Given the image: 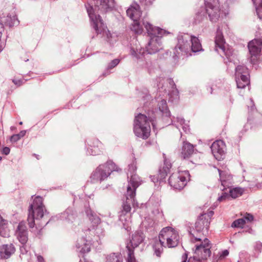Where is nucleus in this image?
<instances>
[{
  "instance_id": "nucleus-1",
  "label": "nucleus",
  "mask_w": 262,
  "mask_h": 262,
  "mask_svg": "<svg viewBox=\"0 0 262 262\" xmlns=\"http://www.w3.org/2000/svg\"><path fill=\"white\" fill-rule=\"evenodd\" d=\"M96 4L95 7L89 3L85 5L87 13L91 20V25L95 30L97 34H101L105 31L106 26L103 23L99 14L97 10L101 13H106L111 11L115 7V0H95Z\"/></svg>"
},
{
  "instance_id": "nucleus-2",
  "label": "nucleus",
  "mask_w": 262,
  "mask_h": 262,
  "mask_svg": "<svg viewBox=\"0 0 262 262\" xmlns=\"http://www.w3.org/2000/svg\"><path fill=\"white\" fill-rule=\"evenodd\" d=\"M178 43L174 49V58H179L181 55H191V52L196 53L203 50L200 40L198 37L187 33L178 35Z\"/></svg>"
},
{
  "instance_id": "nucleus-3",
  "label": "nucleus",
  "mask_w": 262,
  "mask_h": 262,
  "mask_svg": "<svg viewBox=\"0 0 262 262\" xmlns=\"http://www.w3.org/2000/svg\"><path fill=\"white\" fill-rule=\"evenodd\" d=\"M42 202V198L40 196H37L34 198L33 203L29 206L27 221L30 228H33L35 225L36 228H41L46 226L52 220H54V217H53L47 222L44 221L43 219L39 223L37 222L36 224L35 223V220L37 222L44 216H46V213H47V211L45 210V212H44L45 207L43 205Z\"/></svg>"
},
{
  "instance_id": "nucleus-4",
  "label": "nucleus",
  "mask_w": 262,
  "mask_h": 262,
  "mask_svg": "<svg viewBox=\"0 0 262 262\" xmlns=\"http://www.w3.org/2000/svg\"><path fill=\"white\" fill-rule=\"evenodd\" d=\"M142 25L149 37V41L146 46V52L149 54H155L163 49L161 41L162 36L169 33L159 27L154 26L144 19L142 20Z\"/></svg>"
},
{
  "instance_id": "nucleus-5",
  "label": "nucleus",
  "mask_w": 262,
  "mask_h": 262,
  "mask_svg": "<svg viewBox=\"0 0 262 262\" xmlns=\"http://www.w3.org/2000/svg\"><path fill=\"white\" fill-rule=\"evenodd\" d=\"M151 122L153 128L155 124L154 119L148 115V117L144 114L139 113L135 116L134 123V132L136 136L143 139L148 138L150 133L149 122Z\"/></svg>"
},
{
  "instance_id": "nucleus-6",
  "label": "nucleus",
  "mask_w": 262,
  "mask_h": 262,
  "mask_svg": "<svg viewBox=\"0 0 262 262\" xmlns=\"http://www.w3.org/2000/svg\"><path fill=\"white\" fill-rule=\"evenodd\" d=\"M119 170L116 164L109 160L105 164L99 165L93 171L90 176L91 182L93 183H100L107 179L113 171Z\"/></svg>"
},
{
  "instance_id": "nucleus-7",
  "label": "nucleus",
  "mask_w": 262,
  "mask_h": 262,
  "mask_svg": "<svg viewBox=\"0 0 262 262\" xmlns=\"http://www.w3.org/2000/svg\"><path fill=\"white\" fill-rule=\"evenodd\" d=\"M135 195H131L126 193V200L123 201L121 210L119 212V220L122 223L123 228L126 230H129V224L130 223V217L125 216L130 213L131 210V205L133 207H138V204L135 200Z\"/></svg>"
},
{
  "instance_id": "nucleus-8",
  "label": "nucleus",
  "mask_w": 262,
  "mask_h": 262,
  "mask_svg": "<svg viewBox=\"0 0 262 262\" xmlns=\"http://www.w3.org/2000/svg\"><path fill=\"white\" fill-rule=\"evenodd\" d=\"M205 215L201 214L198 218L195 223V228L193 230L189 231L191 234L194 238L191 240L194 242L196 241H201L202 237L204 235L205 232H207L210 222L209 219L205 218Z\"/></svg>"
},
{
  "instance_id": "nucleus-9",
  "label": "nucleus",
  "mask_w": 262,
  "mask_h": 262,
  "mask_svg": "<svg viewBox=\"0 0 262 262\" xmlns=\"http://www.w3.org/2000/svg\"><path fill=\"white\" fill-rule=\"evenodd\" d=\"M159 236L163 241L166 240V244L168 248L176 247L179 243L178 233L170 227L163 228Z\"/></svg>"
},
{
  "instance_id": "nucleus-10",
  "label": "nucleus",
  "mask_w": 262,
  "mask_h": 262,
  "mask_svg": "<svg viewBox=\"0 0 262 262\" xmlns=\"http://www.w3.org/2000/svg\"><path fill=\"white\" fill-rule=\"evenodd\" d=\"M189 176L187 170L173 173L168 179L169 184L174 189L181 190L186 186Z\"/></svg>"
},
{
  "instance_id": "nucleus-11",
  "label": "nucleus",
  "mask_w": 262,
  "mask_h": 262,
  "mask_svg": "<svg viewBox=\"0 0 262 262\" xmlns=\"http://www.w3.org/2000/svg\"><path fill=\"white\" fill-rule=\"evenodd\" d=\"M235 81L238 89H244L250 84V75L248 69L244 65H239L235 68Z\"/></svg>"
},
{
  "instance_id": "nucleus-12",
  "label": "nucleus",
  "mask_w": 262,
  "mask_h": 262,
  "mask_svg": "<svg viewBox=\"0 0 262 262\" xmlns=\"http://www.w3.org/2000/svg\"><path fill=\"white\" fill-rule=\"evenodd\" d=\"M163 156L164 163L163 165L159 167L158 177H156L154 176L150 177L151 181L154 183L158 182L161 183L163 181L170 172V169L171 168V163L166 158L165 154H163Z\"/></svg>"
},
{
  "instance_id": "nucleus-13",
  "label": "nucleus",
  "mask_w": 262,
  "mask_h": 262,
  "mask_svg": "<svg viewBox=\"0 0 262 262\" xmlns=\"http://www.w3.org/2000/svg\"><path fill=\"white\" fill-rule=\"evenodd\" d=\"M209 241L206 238L200 245H195V249L194 252L195 256L202 260L206 259L211 255Z\"/></svg>"
},
{
  "instance_id": "nucleus-14",
  "label": "nucleus",
  "mask_w": 262,
  "mask_h": 262,
  "mask_svg": "<svg viewBox=\"0 0 262 262\" xmlns=\"http://www.w3.org/2000/svg\"><path fill=\"white\" fill-rule=\"evenodd\" d=\"M248 48L251 55L250 62L253 64H255L257 56L261 51V41L260 39H253L249 42Z\"/></svg>"
},
{
  "instance_id": "nucleus-15",
  "label": "nucleus",
  "mask_w": 262,
  "mask_h": 262,
  "mask_svg": "<svg viewBox=\"0 0 262 262\" xmlns=\"http://www.w3.org/2000/svg\"><path fill=\"white\" fill-rule=\"evenodd\" d=\"M214 158L220 161L223 159L225 155L226 145L223 141L219 140L214 142L210 147Z\"/></svg>"
},
{
  "instance_id": "nucleus-16",
  "label": "nucleus",
  "mask_w": 262,
  "mask_h": 262,
  "mask_svg": "<svg viewBox=\"0 0 262 262\" xmlns=\"http://www.w3.org/2000/svg\"><path fill=\"white\" fill-rule=\"evenodd\" d=\"M207 14L211 22H216L220 17V9L218 3H211L205 5Z\"/></svg>"
},
{
  "instance_id": "nucleus-17",
  "label": "nucleus",
  "mask_w": 262,
  "mask_h": 262,
  "mask_svg": "<svg viewBox=\"0 0 262 262\" xmlns=\"http://www.w3.org/2000/svg\"><path fill=\"white\" fill-rule=\"evenodd\" d=\"M15 235L21 244L27 243L28 233L25 222L22 221L18 224Z\"/></svg>"
},
{
  "instance_id": "nucleus-18",
  "label": "nucleus",
  "mask_w": 262,
  "mask_h": 262,
  "mask_svg": "<svg viewBox=\"0 0 262 262\" xmlns=\"http://www.w3.org/2000/svg\"><path fill=\"white\" fill-rule=\"evenodd\" d=\"M129 177L130 179L128 181L126 193H128V194H131V195H136V189L141 184L140 179L136 174L133 173L129 174Z\"/></svg>"
},
{
  "instance_id": "nucleus-19",
  "label": "nucleus",
  "mask_w": 262,
  "mask_h": 262,
  "mask_svg": "<svg viewBox=\"0 0 262 262\" xmlns=\"http://www.w3.org/2000/svg\"><path fill=\"white\" fill-rule=\"evenodd\" d=\"M220 179L223 188H221L223 191L232 186L233 183L232 176L227 171H222L218 169Z\"/></svg>"
},
{
  "instance_id": "nucleus-20",
  "label": "nucleus",
  "mask_w": 262,
  "mask_h": 262,
  "mask_svg": "<svg viewBox=\"0 0 262 262\" xmlns=\"http://www.w3.org/2000/svg\"><path fill=\"white\" fill-rule=\"evenodd\" d=\"M144 239V235L143 233L141 231H136L132 236V239L130 241L131 247L129 246V244H127L126 246L127 253H128L127 246H128L134 252V249L142 243Z\"/></svg>"
},
{
  "instance_id": "nucleus-21",
  "label": "nucleus",
  "mask_w": 262,
  "mask_h": 262,
  "mask_svg": "<svg viewBox=\"0 0 262 262\" xmlns=\"http://www.w3.org/2000/svg\"><path fill=\"white\" fill-rule=\"evenodd\" d=\"M77 217L76 213L74 211L72 208H68L65 211L61 213L60 214L54 217V219L65 220L68 222H73Z\"/></svg>"
},
{
  "instance_id": "nucleus-22",
  "label": "nucleus",
  "mask_w": 262,
  "mask_h": 262,
  "mask_svg": "<svg viewBox=\"0 0 262 262\" xmlns=\"http://www.w3.org/2000/svg\"><path fill=\"white\" fill-rule=\"evenodd\" d=\"M127 15L133 20H138L141 16V11L139 4H133L126 10Z\"/></svg>"
},
{
  "instance_id": "nucleus-23",
  "label": "nucleus",
  "mask_w": 262,
  "mask_h": 262,
  "mask_svg": "<svg viewBox=\"0 0 262 262\" xmlns=\"http://www.w3.org/2000/svg\"><path fill=\"white\" fill-rule=\"evenodd\" d=\"M216 51L221 55V56L223 57L225 56L226 58L224 59V62L226 64L228 63L232 62L233 60V49L231 48H230L228 46L225 45L222 47L218 49H216Z\"/></svg>"
},
{
  "instance_id": "nucleus-24",
  "label": "nucleus",
  "mask_w": 262,
  "mask_h": 262,
  "mask_svg": "<svg viewBox=\"0 0 262 262\" xmlns=\"http://www.w3.org/2000/svg\"><path fill=\"white\" fill-rule=\"evenodd\" d=\"M15 251V248L13 244H4L0 247V258L4 259L9 258Z\"/></svg>"
},
{
  "instance_id": "nucleus-25",
  "label": "nucleus",
  "mask_w": 262,
  "mask_h": 262,
  "mask_svg": "<svg viewBox=\"0 0 262 262\" xmlns=\"http://www.w3.org/2000/svg\"><path fill=\"white\" fill-rule=\"evenodd\" d=\"M89 145L90 147L86 151L87 155L95 156L99 155L101 152L102 143L98 140H95Z\"/></svg>"
},
{
  "instance_id": "nucleus-26",
  "label": "nucleus",
  "mask_w": 262,
  "mask_h": 262,
  "mask_svg": "<svg viewBox=\"0 0 262 262\" xmlns=\"http://www.w3.org/2000/svg\"><path fill=\"white\" fill-rule=\"evenodd\" d=\"M193 152V145L188 142H183L181 153V158L184 159L189 158Z\"/></svg>"
},
{
  "instance_id": "nucleus-27",
  "label": "nucleus",
  "mask_w": 262,
  "mask_h": 262,
  "mask_svg": "<svg viewBox=\"0 0 262 262\" xmlns=\"http://www.w3.org/2000/svg\"><path fill=\"white\" fill-rule=\"evenodd\" d=\"M130 53L132 57L138 61L140 60H142L144 59L145 52L144 49L142 48H135L132 47L130 49Z\"/></svg>"
},
{
  "instance_id": "nucleus-28",
  "label": "nucleus",
  "mask_w": 262,
  "mask_h": 262,
  "mask_svg": "<svg viewBox=\"0 0 262 262\" xmlns=\"http://www.w3.org/2000/svg\"><path fill=\"white\" fill-rule=\"evenodd\" d=\"M164 241H163L161 238L156 239L155 243L152 246V248L154 251V254L158 257L161 256V254L163 252L164 246Z\"/></svg>"
},
{
  "instance_id": "nucleus-29",
  "label": "nucleus",
  "mask_w": 262,
  "mask_h": 262,
  "mask_svg": "<svg viewBox=\"0 0 262 262\" xmlns=\"http://www.w3.org/2000/svg\"><path fill=\"white\" fill-rule=\"evenodd\" d=\"M85 213L94 226H97L100 223L101 220L100 217L91 208H86Z\"/></svg>"
},
{
  "instance_id": "nucleus-30",
  "label": "nucleus",
  "mask_w": 262,
  "mask_h": 262,
  "mask_svg": "<svg viewBox=\"0 0 262 262\" xmlns=\"http://www.w3.org/2000/svg\"><path fill=\"white\" fill-rule=\"evenodd\" d=\"M215 49L216 48L219 49L226 45L222 30L220 27H218L216 30L215 38Z\"/></svg>"
},
{
  "instance_id": "nucleus-31",
  "label": "nucleus",
  "mask_w": 262,
  "mask_h": 262,
  "mask_svg": "<svg viewBox=\"0 0 262 262\" xmlns=\"http://www.w3.org/2000/svg\"><path fill=\"white\" fill-rule=\"evenodd\" d=\"M166 81L169 83V86L171 89V91H169L168 94L173 99H178L179 98V92L178 89L176 88V85L174 81L172 78H169L166 79Z\"/></svg>"
},
{
  "instance_id": "nucleus-32",
  "label": "nucleus",
  "mask_w": 262,
  "mask_h": 262,
  "mask_svg": "<svg viewBox=\"0 0 262 262\" xmlns=\"http://www.w3.org/2000/svg\"><path fill=\"white\" fill-rule=\"evenodd\" d=\"M207 13L205 7H201L197 11L195 17V24H199L202 22L205 18H207Z\"/></svg>"
},
{
  "instance_id": "nucleus-33",
  "label": "nucleus",
  "mask_w": 262,
  "mask_h": 262,
  "mask_svg": "<svg viewBox=\"0 0 262 262\" xmlns=\"http://www.w3.org/2000/svg\"><path fill=\"white\" fill-rule=\"evenodd\" d=\"M158 106L159 110L161 112L162 116L167 117L170 116V113L168 108L167 102L165 100H161L159 103Z\"/></svg>"
},
{
  "instance_id": "nucleus-34",
  "label": "nucleus",
  "mask_w": 262,
  "mask_h": 262,
  "mask_svg": "<svg viewBox=\"0 0 262 262\" xmlns=\"http://www.w3.org/2000/svg\"><path fill=\"white\" fill-rule=\"evenodd\" d=\"M176 121L178 124L175 123V121H174V123H172V124H174L177 128H179V126H180L182 127L185 133H187L189 131V126L187 123H186L184 118L177 117L176 118Z\"/></svg>"
},
{
  "instance_id": "nucleus-35",
  "label": "nucleus",
  "mask_w": 262,
  "mask_h": 262,
  "mask_svg": "<svg viewBox=\"0 0 262 262\" xmlns=\"http://www.w3.org/2000/svg\"><path fill=\"white\" fill-rule=\"evenodd\" d=\"M229 188V195L232 199H236L238 197L241 196L244 192V189L240 187L232 188L231 187Z\"/></svg>"
},
{
  "instance_id": "nucleus-36",
  "label": "nucleus",
  "mask_w": 262,
  "mask_h": 262,
  "mask_svg": "<svg viewBox=\"0 0 262 262\" xmlns=\"http://www.w3.org/2000/svg\"><path fill=\"white\" fill-rule=\"evenodd\" d=\"M106 262H123V258L120 253H113L107 256Z\"/></svg>"
},
{
  "instance_id": "nucleus-37",
  "label": "nucleus",
  "mask_w": 262,
  "mask_h": 262,
  "mask_svg": "<svg viewBox=\"0 0 262 262\" xmlns=\"http://www.w3.org/2000/svg\"><path fill=\"white\" fill-rule=\"evenodd\" d=\"M133 21V24L130 27L132 31L134 32L136 34H141L143 31L142 26L141 25L140 23L138 21V19Z\"/></svg>"
},
{
  "instance_id": "nucleus-38",
  "label": "nucleus",
  "mask_w": 262,
  "mask_h": 262,
  "mask_svg": "<svg viewBox=\"0 0 262 262\" xmlns=\"http://www.w3.org/2000/svg\"><path fill=\"white\" fill-rule=\"evenodd\" d=\"M5 24L11 27L14 26H17L19 24V20L17 17L15 15H8L6 19Z\"/></svg>"
},
{
  "instance_id": "nucleus-39",
  "label": "nucleus",
  "mask_w": 262,
  "mask_h": 262,
  "mask_svg": "<svg viewBox=\"0 0 262 262\" xmlns=\"http://www.w3.org/2000/svg\"><path fill=\"white\" fill-rule=\"evenodd\" d=\"M255 6L256 14L260 19H262V0H252Z\"/></svg>"
},
{
  "instance_id": "nucleus-40",
  "label": "nucleus",
  "mask_w": 262,
  "mask_h": 262,
  "mask_svg": "<svg viewBox=\"0 0 262 262\" xmlns=\"http://www.w3.org/2000/svg\"><path fill=\"white\" fill-rule=\"evenodd\" d=\"M120 59L116 58L113 60H112L110 62L108 63L107 67L106 70L103 73V75L104 76L108 75L110 74V70L113 69L115 67H116L119 63L120 62Z\"/></svg>"
},
{
  "instance_id": "nucleus-41",
  "label": "nucleus",
  "mask_w": 262,
  "mask_h": 262,
  "mask_svg": "<svg viewBox=\"0 0 262 262\" xmlns=\"http://www.w3.org/2000/svg\"><path fill=\"white\" fill-rule=\"evenodd\" d=\"M81 241L83 242V246L80 245L79 243L76 245L78 248H81L80 250V252L82 253H88L90 251L91 248L89 245L85 243L86 241L85 238H81Z\"/></svg>"
},
{
  "instance_id": "nucleus-42",
  "label": "nucleus",
  "mask_w": 262,
  "mask_h": 262,
  "mask_svg": "<svg viewBox=\"0 0 262 262\" xmlns=\"http://www.w3.org/2000/svg\"><path fill=\"white\" fill-rule=\"evenodd\" d=\"M239 260L237 262H249L250 257L246 252H241L239 255Z\"/></svg>"
},
{
  "instance_id": "nucleus-43",
  "label": "nucleus",
  "mask_w": 262,
  "mask_h": 262,
  "mask_svg": "<svg viewBox=\"0 0 262 262\" xmlns=\"http://www.w3.org/2000/svg\"><path fill=\"white\" fill-rule=\"evenodd\" d=\"M127 248L128 255L126 258V262H136L133 250L128 246H127Z\"/></svg>"
},
{
  "instance_id": "nucleus-44",
  "label": "nucleus",
  "mask_w": 262,
  "mask_h": 262,
  "mask_svg": "<svg viewBox=\"0 0 262 262\" xmlns=\"http://www.w3.org/2000/svg\"><path fill=\"white\" fill-rule=\"evenodd\" d=\"M127 248L128 255L126 258V262H136L133 250L128 246H127Z\"/></svg>"
},
{
  "instance_id": "nucleus-45",
  "label": "nucleus",
  "mask_w": 262,
  "mask_h": 262,
  "mask_svg": "<svg viewBox=\"0 0 262 262\" xmlns=\"http://www.w3.org/2000/svg\"><path fill=\"white\" fill-rule=\"evenodd\" d=\"M127 248L128 255L126 258V262H136L133 250L128 246H127Z\"/></svg>"
},
{
  "instance_id": "nucleus-46",
  "label": "nucleus",
  "mask_w": 262,
  "mask_h": 262,
  "mask_svg": "<svg viewBox=\"0 0 262 262\" xmlns=\"http://www.w3.org/2000/svg\"><path fill=\"white\" fill-rule=\"evenodd\" d=\"M246 224V222L244 221V219L242 218L238 219L237 220H235L231 225L232 227H243V226Z\"/></svg>"
},
{
  "instance_id": "nucleus-47",
  "label": "nucleus",
  "mask_w": 262,
  "mask_h": 262,
  "mask_svg": "<svg viewBox=\"0 0 262 262\" xmlns=\"http://www.w3.org/2000/svg\"><path fill=\"white\" fill-rule=\"evenodd\" d=\"M183 258L184 260L182 262H186L187 258V254L186 253L183 255ZM202 259L196 256H193V257H190L187 262H202Z\"/></svg>"
},
{
  "instance_id": "nucleus-48",
  "label": "nucleus",
  "mask_w": 262,
  "mask_h": 262,
  "mask_svg": "<svg viewBox=\"0 0 262 262\" xmlns=\"http://www.w3.org/2000/svg\"><path fill=\"white\" fill-rule=\"evenodd\" d=\"M137 169L136 162L134 161L128 165V172L127 173V178L129 179V175L131 173L136 174L135 171Z\"/></svg>"
},
{
  "instance_id": "nucleus-49",
  "label": "nucleus",
  "mask_w": 262,
  "mask_h": 262,
  "mask_svg": "<svg viewBox=\"0 0 262 262\" xmlns=\"http://www.w3.org/2000/svg\"><path fill=\"white\" fill-rule=\"evenodd\" d=\"M153 214L155 216H157V219L159 220H163L164 219V214L161 210L159 208H157L152 211Z\"/></svg>"
},
{
  "instance_id": "nucleus-50",
  "label": "nucleus",
  "mask_w": 262,
  "mask_h": 262,
  "mask_svg": "<svg viewBox=\"0 0 262 262\" xmlns=\"http://www.w3.org/2000/svg\"><path fill=\"white\" fill-rule=\"evenodd\" d=\"M21 246L20 247V251L21 254H26L28 252L30 247L27 243L21 244Z\"/></svg>"
},
{
  "instance_id": "nucleus-51",
  "label": "nucleus",
  "mask_w": 262,
  "mask_h": 262,
  "mask_svg": "<svg viewBox=\"0 0 262 262\" xmlns=\"http://www.w3.org/2000/svg\"><path fill=\"white\" fill-rule=\"evenodd\" d=\"M141 5L145 8L150 6L155 0H139Z\"/></svg>"
},
{
  "instance_id": "nucleus-52",
  "label": "nucleus",
  "mask_w": 262,
  "mask_h": 262,
  "mask_svg": "<svg viewBox=\"0 0 262 262\" xmlns=\"http://www.w3.org/2000/svg\"><path fill=\"white\" fill-rule=\"evenodd\" d=\"M231 198L229 194L227 192H223L222 195L217 199V201L222 202L226 200H229Z\"/></svg>"
},
{
  "instance_id": "nucleus-53",
  "label": "nucleus",
  "mask_w": 262,
  "mask_h": 262,
  "mask_svg": "<svg viewBox=\"0 0 262 262\" xmlns=\"http://www.w3.org/2000/svg\"><path fill=\"white\" fill-rule=\"evenodd\" d=\"M140 97L143 99V101H145V100H149L150 97V95L148 93L147 90L146 89L144 90V92L140 94Z\"/></svg>"
},
{
  "instance_id": "nucleus-54",
  "label": "nucleus",
  "mask_w": 262,
  "mask_h": 262,
  "mask_svg": "<svg viewBox=\"0 0 262 262\" xmlns=\"http://www.w3.org/2000/svg\"><path fill=\"white\" fill-rule=\"evenodd\" d=\"M243 219H244V221L246 222V223L247 222H251L253 220V216L250 213H246L245 215L243 217Z\"/></svg>"
},
{
  "instance_id": "nucleus-55",
  "label": "nucleus",
  "mask_w": 262,
  "mask_h": 262,
  "mask_svg": "<svg viewBox=\"0 0 262 262\" xmlns=\"http://www.w3.org/2000/svg\"><path fill=\"white\" fill-rule=\"evenodd\" d=\"M20 139L18 134H14L10 138V141L11 143H15Z\"/></svg>"
},
{
  "instance_id": "nucleus-56",
  "label": "nucleus",
  "mask_w": 262,
  "mask_h": 262,
  "mask_svg": "<svg viewBox=\"0 0 262 262\" xmlns=\"http://www.w3.org/2000/svg\"><path fill=\"white\" fill-rule=\"evenodd\" d=\"M254 248L255 250L257 251L258 253L261 252L262 250V243L259 242H256Z\"/></svg>"
},
{
  "instance_id": "nucleus-57",
  "label": "nucleus",
  "mask_w": 262,
  "mask_h": 262,
  "mask_svg": "<svg viewBox=\"0 0 262 262\" xmlns=\"http://www.w3.org/2000/svg\"><path fill=\"white\" fill-rule=\"evenodd\" d=\"M229 251L228 250H223L220 255V257L221 258H224L225 257L229 255Z\"/></svg>"
},
{
  "instance_id": "nucleus-58",
  "label": "nucleus",
  "mask_w": 262,
  "mask_h": 262,
  "mask_svg": "<svg viewBox=\"0 0 262 262\" xmlns=\"http://www.w3.org/2000/svg\"><path fill=\"white\" fill-rule=\"evenodd\" d=\"M214 212L213 211H210L207 213H203L202 215H205V218L209 219V222H210L211 217L213 215Z\"/></svg>"
},
{
  "instance_id": "nucleus-59",
  "label": "nucleus",
  "mask_w": 262,
  "mask_h": 262,
  "mask_svg": "<svg viewBox=\"0 0 262 262\" xmlns=\"http://www.w3.org/2000/svg\"><path fill=\"white\" fill-rule=\"evenodd\" d=\"M10 151V149L8 147H5L3 148L2 150V153L5 155H8L9 154Z\"/></svg>"
},
{
  "instance_id": "nucleus-60",
  "label": "nucleus",
  "mask_w": 262,
  "mask_h": 262,
  "mask_svg": "<svg viewBox=\"0 0 262 262\" xmlns=\"http://www.w3.org/2000/svg\"><path fill=\"white\" fill-rule=\"evenodd\" d=\"M13 82L17 86H20L23 83V80H16V79H13L12 80Z\"/></svg>"
},
{
  "instance_id": "nucleus-61",
  "label": "nucleus",
  "mask_w": 262,
  "mask_h": 262,
  "mask_svg": "<svg viewBox=\"0 0 262 262\" xmlns=\"http://www.w3.org/2000/svg\"><path fill=\"white\" fill-rule=\"evenodd\" d=\"M205 5L211 3H218L219 0H204Z\"/></svg>"
},
{
  "instance_id": "nucleus-62",
  "label": "nucleus",
  "mask_w": 262,
  "mask_h": 262,
  "mask_svg": "<svg viewBox=\"0 0 262 262\" xmlns=\"http://www.w3.org/2000/svg\"><path fill=\"white\" fill-rule=\"evenodd\" d=\"M37 262H45L44 258L41 255H37Z\"/></svg>"
},
{
  "instance_id": "nucleus-63",
  "label": "nucleus",
  "mask_w": 262,
  "mask_h": 262,
  "mask_svg": "<svg viewBox=\"0 0 262 262\" xmlns=\"http://www.w3.org/2000/svg\"><path fill=\"white\" fill-rule=\"evenodd\" d=\"M152 65H151V62L149 63V62H147L146 63V67L148 69V72H149V73H151V68H150V67Z\"/></svg>"
},
{
  "instance_id": "nucleus-64",
  "label": "nucleus",
  "mask_w": 262,
  "mask_h": 262,
  "mask_svg": "<svg viewBox=\"0 0 262 262\" xmlns=\"http://www.w3.org/2000/svg\"><path fill=\"white\" fill-rule=\"evenodd\" d=\"M26 130H23L20 131L19 134H17L19 135V137L21 138V137H23L24 136H25V135H26Z\"/></svg>"
}]
</instances>
